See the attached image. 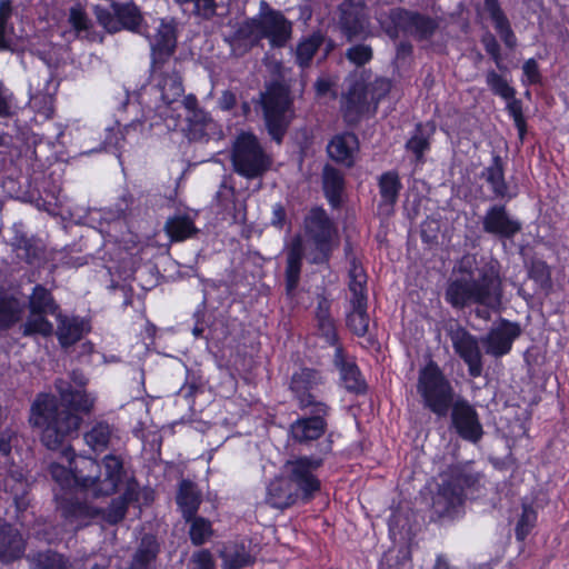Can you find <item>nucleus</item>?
I'll use <instances>...</instances> for the list:
<instances>
[{"instance_id": "obj_10", "label": "nucleus", "mask_w": 569, "mask_h": 569, "mask_svg": "<svg viewBox=\"0 0 569 569\" xmlns=\"http://www.w3.org/2000/svg\"><path fill=\"white\" fill-rule=\"evenodd\" d=\"M379 22L387 36H433L439 26L437 19L402 7L391 8Z\"/></svg>"}, {"instance_id": "obj_6", "label": "nucleus", "mask_w": 569, "mask_h": 569, "mask_svg": "<svg viewBox=\"0 0 569 569\" xmlns=\"http://www.w3.org/2000/svg\"><path fill=\"white\" fill-rule=\"evenodd\" d=\"M417 392L423 408L437 418H446L456 401V391L450 379L432 359L419 369Z\"/></svg>"}, {"instance_id": "obj_30", "label": "nucleus", "mask_w": 569, "mask_h": 569, "mask_svg": "<svg viewBox=\"0 0 569 569\" xmlns=\"http://www.w3.org/2000/svg\"><path fill=\"white\" fill-rule=\"evenodd\" d=\"M266 501L271 507L283 510L300 501V497L286 476V478H274L269 482Z\"/></svg>"}, {"instance_id": "obj_38", "label": "nucleus", "mask_w": 569, "mask_h": 569, "mask_svg": "<svg viewBox=\"0 0 569 569\" xmlns=\"http://www.w3.org/2000/svg\"><path fill=\"white\" fill-rule=\"evenodd\" d=\"M538 511L532 502L522 501L521 512L515 526V538L518 542L525 543L528 536L537 527Z\"/></svg>"}, {"instance_id": "obj_40", "label": "nucleus", "mask_w": 569, "mask_h": 569, "mask_svg": "<svg viewBox=\"0 0 569 569\" xmlns=\"http://www.w3.org/2000/svg\"><path fill=\"white\" fill-rule=\"evenodd\" d=\"M528 277L541 289L552 288L551 267L541 258L532 257L527 263Z\"/></svg>"}, {"instance_id": "obj_22", "label": "nucleus", "mask_w": 569, "mask_h": 569, "mask_svg": "<svg viewBox=\"0 0 569 569\" xmlns=\"http://www.w3.org/2000/svg\"><path fill=\"white\" fill-rule=\"evenodd\" d=\"M359 149V138L351 131L335 134L327 146L329 158L346 168L355 166Z\"/></svg>"}, {"instance_id": "obj_63", "label": "nucleus", "mask_w": 569, "mask_h": 569, "mask_svg": "<svg viewBox=\"0 0 569 569\" xmlns=\"http://www.w3.org/2000/svg\"><path fill=\"white\" fill-rule=\"evenodd\" d=\"M128 507L137 503L140 500V486L136 477H131L127 480L123 492L118 496Z\"/></svg>"}, {"instance_id": "obj_46", "label": "nucleus", "mask_w": 569, "mask_h": 569, "mask_svg": "<svg viewBox=\"0 0 569 569\" xmlns=\"http://www.w3.org/2000/svg\"><path fill=\"white\" fill-rule=\"evenodd\" d=\"M485 9L499 36H515L509 19L501 9L499 0H485Z\"/></svg>"}, {"instance_id": "obj_53", "label": "nucleus", "mask_w": 569, "mask_h": 569, "mask_svg": "<svg viewBox=\"0 0 569 569\" xmlns=\"http://www.w3.org/2000/svg\"><path fill=\"white\" fill-rule=\"evenodd\" d=\"M326 39L327 38H303V41H301L297 47V63L301 68L309 67L319 46H321Z\"/></svg>"}, {"instance_id": "obj_49", "label": "nucleus", "mask_w": 569, "mask_h": 569, "mask_svg": "<svg viewBox=\"0 0 569 569\" xmlns=\"http://www.w3.org/2000/svg\"><path fill=\"white\" fill-rule=\"evenodd\" d=\"M43 49H37L36 54L50 68H58L68 58V48L64 44L44 42Z\"/></svg>"}, {"instance_id": "obj_27", "label": "nucleus", "mask_w": 569, "mask_h": 569, "mask_svg": "<svg viewBox=\"0 0 569 569\" xmlns=\"http://www.w3.org/2000/svg\"><path fill=\"white\" fill-rule=\"evenodd\" d=\"M57 320L58 327L56 335L59 345L64 349L74 346L83 338L84 333L91 330L89 321L79 316L69 317L59 313Z\"/></svg>"}, {"instance_id": "obj_59", "label": "nucleus", "mask_w": 569, "mask_h": 569, "mask_svg": "<svg viewBox=\"0 0 569 569\" xmlns=\"http://www.w3.org/2000/svg\"><path fill=\"white\" fill-rule=\"evenodd\" d=\"M348 289L350 291L351 307H366L368 306V289L367 282L348 281Z\"/></svg>"}, {"instance_id": "obj_58", "label": "nucleus", "mask_w": 569, "mask_h": 569, "mask_svg": "<svg viewBox=\"0 0 569 569\" xmlns=\"http://www.w3.org/2000/svg\"><path fill=\"white\" fill-rule=\"evenodd\" d=\"M486 52L495 62L497 69L501 72L508 71V66L505 62V57L501 53L500 43L498 38H481Z\"/></svg>"}, {"instance_id": "obj_17", "label": "nucleus", "mask_w": 569, "mask_h": 569, "mask_svg": "<svg viewBox=\"0 0 569 569\" xmlns=\"http://www.w3.org/2000/svg\"><path fill=\"white\" fill-rule=\"evenodd\" d=\"M520 335L521 327L518 322L502 318L481 339L485 352L493 358H502L511 351L515 340Z\"/></svg>"}, {"instance_id": "obj_23", "label": "nucleus", "mask_w": 569, "mask_h": 569, "mask_svg": "<svg viewBox=\"0 0 569 569\" xmlns=\"http://www.w3.org/2000/svg\"><path fill=\"white\" fill-rule=\"evenodd\" d=\"M26 551V540L12 523L0 517V562L12 563L20 560Z\"/></svg>"}, {"instance_id": "obj_45", "label": "nucleus", "mask_w": 569, "mask_h": 569, "mask_svg": "<svg viewBox=\"0 0 569 569\" xmlns=\"http://www.w3.org/2000/svg\"><path fill=\"white\" fill-rule=\"evenodd\" d=\"M187 522L190 523L188 535L193 546H202L213 536L212 523L209 519L196 513Z\"/></svg>"}, {"instance_id": "obj_28", "label": "nucleus", "mask_w": 569, "mask_h": 569, "mask_svg": "<svg viewBox=\"0 0 569 569\" xmlns=\"http://www.w3.org/2000/svg\"><path fill=\"white\" fill-rule=\"evenodd\" d=\"M492 192L495 199L510 200L509 184L506 180V162L499 153H492L489 166L485 167L480 173Z\"/></svg>"}, {"instance_id": "obj_41", "label": "nucleus", "mask_w": 569, "mask_h": 569, "mask_svg": "<svg viewBox=\"0 0 569 569\" xmlns=\"http://www.w3.org/2000/svg\"><path fill=\"white\" fill-rule=\"evenodd\" d=\"M69 561L52 549L37 551L30 559L31 569H68Z\"/></svg>"}, {"instance_id": "obj_8", "label": "nucleus", "mask_w": 569, "mask_h": 569, "mask_svg": "<svg viewBox=\"0 0 569 569\" xmlns=\"http://www.w3.org/2000/svg\"><path fill=\"white\" fill-rule=\"evenodd\" d=\"M264 126L268 134L281 143L290 124L287 112L292 106L289 87L281 81H272L260 96Z\"/></svg>"}, {"instance_id": "obj_32", "label": "nucleus", "mask_w": 569, "mask_h": 569, "mask_svg": "<svg viewBox=\"0 0 569 569\" xmlns=\"http://www.w3.org/2000/svg\"><path fill=\"white\" fill-rule=\"evenodd\" d=\"M346 180L339 169L329 164L322 171V191L332 209H340L343 203Z\"/></svg>"}, {"instance_id": "obj_13", "label": "nucleus", "mask_w": 569, "mask_h": 569, "mask_svg": "<svg viewBox=\"0 0 569 569\" xmlns=\"http://www.w3.org/2000/svg\"><path fill=\"white\" fill-rule=\"evenodd\" d=\"M485 79L491 93L506 101V110L509 117L513 120L518 136L520 140H522L527 133V120L523 114L522 100L516 97V89L501 73H498L493 69L486 72Z\"/></svg>"}, {"instance_id": "obj_33", "label": "nucleus", "mask_w": 569, "mask_h": 569, "mask_svg": "<svg viewBox=\"0 0 569 569\" xmlns=\"http://www.w3.org/2000/svg\"><path fill=\"white\" fill-rule=\"evenodd\" d=\"M377 184L380 196L378 208H386L388 211H392L403 188L399 172L397 170L382 172L378 177Z\"/></svg>"}, {"instance_id": "obj_20", "label": "nucleus", "mask_w": 569, "mask_h": 569, "mask_svg": "<svg viewBox=\"0 0 569 569\" xmlns=\"http://www.w3.org/2000/svg\"><path fill=\"white\" fill-rule=\"evenodd\" d=\"M100 467L96 498L110 497L118 491L127 476L124 462L120 456L108 453L102 458Z\"/></svg>"}, {"instance_id": "obj_42", "label": "nucleus", "mask_w": 569, "mask_h": 569, "mask_svg": "<svg viewBox=\"0 0 569 569\" xmlns=\"http://www.w3.org/2000/svg\"><path fill=\"white\" fill-rule=\"evenodd\" d=\"M257 557L252 555L249 547L243 542L234 545L233 549L224 556V569H243L256 563Z\"/></svg>"}, {"instance_id": "obj_12", "label": "nucleus", "mask_w": 569, "mask_h": 569, "mask_svg": "<svg viewBox=\"0 0 569 569\" xmlns=\"http://www.w3.org/2000/svg\"><path fill=\"white\" fill-rule=\"evenodd\" d=\"M233 36H292V22L280 10L261 0L258 14L247 18Z\"/></svg>"}, {"instance_id": "obj_35", "label": "nucleus", "mask_w": 569, "mask_h": 569, "mask_svg": "<svg viewBox=\"0 0 569 569\" xmlns=\"http://www.w3.org/2000/svg\"><path fill=\"white\" fill-rule=\"evenodd\" d=\"M466 499L467 493H478L482 488L483 476L466 467H453L447 476Z\"/></svg>"}, {"instance_id": "obj_61", "label": "nucleus", "mask_w": 569, "mask_h": 569, "mask_svg": "<svg viewBox=\"0 0 569 569\" xmlns=\"http://www.w3.org/2000/svg\"><path fill=\"white\" fill-rule=\"evenodd\" d=\"M522 83L528 86L540 84L542 81V76L539 70L538 62L535 58H530L525 61L522 66Z\"/></svg>"}, {"instance_id": "obj_47", "label": "nucleus", "mask_w": 569, "mask_h": 569, "mask_svg": "<svg viewBox=\"0 0 569 569\" xmlns=\"http://www.w3.org/2000/svg\"><path fill=\"white\" fill-rule=\"evenodd\" d=\"M20 318L19 302L13 296H0V330L10 329Z\"/></svg>"}, {"instance_id": "obj_16", "label": "nucleus", "mask_w": 569, "mask_h": 569, "mask_svg": "<svg viewBox=\"0 0 569 569\" xmlns=\"http://www.w3.org/2000/svg\"><path fill=\"white\" fill-rule=\"evenodd\" d=\"M449 337L455 352L466 363L469 376L480 377L483 371V361L477 337L461 326L451 330Z\"/></svg>"}, {"instance_id": "obj_52", "label": "nucleus", "mask_w": 569, "mask_h": 569, "mask_svg": "<svg viewBox=\"0 0 569 569\" xmlns=\"http://www.w3.org/2000/svg\"><path fill=\"white\" fill-rule=\"evenodd\" d=\"M318 336L328 347L335 348L338 350L339 348H345L337 327V321L335 318L329 320H322L316 322Z\"/></svg>"}, {"instance_id": "obj_29", "label": "nucleus", "mask_w": 569, "mask_h": 569, "mask_svg": "<svg viewBox=\"0 0 569 569\" xmlns=\"http://www.w3.org/2000/svg\"><path fill=\"white\" fill-rule=\"evenodd\" d=\"M339 26L343 36H360L368 22L366 6L353 1H343L339 6Z\"/></svg>"}, {"instance_id": "obj_3", "label": "nucleus", "mask_w": 569, "mask_h": 569, "mask_svg": "<svg viewBox=\"0 0 569 569\" xmlns=\"http://www.w3.org/2000/svg\"><path fill=\"white\" fill-rule=\"evenodd\" d=\"M323 383L321 372L315 368L302 367L290 378L289 390L297 407L305 412L289 426V438L293 445L310 447L313 441L321 440L328 430L330 406L318 400L315 390Z\"/></svg>"}, {"instance_id": "obj_44", "label": "nucleus", "mask_w": 569, "mask_h": 569, "mask_svg": "<svg viewBox=\"0 0 569 569\" xmlns=\"http://www.w3.org/2000/svg\"><path fill=\"white\" fill-rule=\"evenodd\" d=\"M160 552V545L154 536H144L132 557L133 563L152 567Z\"/></svg>"}, {"instance_id": "obj_21", "label": "nucleus", "mask_w": 569, "mask_h": 569, "mask_svg": "<svg viewBox=\"0 0 569 569\" xmlns=\"http://www.w3.org/2000/svg\"><path fill=\"white\" fill-rule=\"evenodd\" d=\"M332 362L339 370L340 379L343 381L348 392L358 396L368 392V383L357 362L355 360H348L346 348L335 350Z\"/></svg>"}, {"instance_id": "obj_43", "label": "nucleus", "mask_w": 569, "mask_h": 569, "mask_svg": "<svg viewBox=\"0 0 569 569\" xmlns=\"http://www.w3.org/2000/svg\"><path fill=\"white\" fill-rule=\"evenodd\" d=\"M204 392V381L199 371L186 370V379L179 389V395L187 401L190 408L194 406L196 397Z\"/></svg>"}, {"instance_id": "obj_56", "label": "nucleus", "mask_w": 569, "mask_h": 569, "mask_svg": "<svg viewBox=\"0 0 569 569\" xmlns=\"http://www.w3.org/2000/svg\"><path fill=\"white\" fill-rule=\"evenodd\" d=\"M17 249L23 251V258L29 264L39 262L43 257V249L33 238L27 236L17 238Z\"/></svg>"}, {"instance_id": "obj_18", "label": "nucleus", "mask_w": 569, "mask_h": 569, "mask_svg": "<svg viewBox=\"0 0 569 569\" xmlns=\"http://www.w3.org/2000/svg\"><path fill=\"white\" fill-rule=\"evenodd\" d=\"M482 230L499 239L511 240L522 230V223L509 214L506 204L496 203L486 210Z\"/></svg>"}, {"instance_id": "obj_60", "label": "nucleus", "mask_w": 569, "mask_h": 569, "mask_svg": "<svg viewBox=\"0 0 569 569\" xmlns=\"http://www.w3.org/2000/svg\"><path fill=\"white\" fill-rule=\"evenodd\" d=\"M181 4L192 3L193 13L203 19H210L216 14V0H177Z\"/></svg>"}, {"instance_id": "obj_34", "label": "nucleus", "mask_w": 569, "mask_h": 569, "mask_svg": "<svg viewBox=\"0 0 569 569\" xmlns=\"http://www.w3.org/2000/svg\"><path fill=\"white\" fill-rule=\"evenodd\" d=\"M163 230L171 242H183L197 236L199 232L193 220L188 214H174L169 217Z\"/></svg>"}, {"instance_id": "obj_4", "label": "nucleus", "mask_w": 569, "mask_h": 569, "mask_svg": "<svg viewBox=\"0 0 569 569\" xmlns=\"http://www.w3.org/2000/svg\"><path fill=\"white\" fill-rule=\"evenodd\" d=\"M458 272L445 291V299L453 309L462 310L473 305L496 309L501 305L502 281L493 266L473 269L470 261H461Z\"/></svg>"}, {"instance_id": "obj_31", "label": "nucleus", "mask_w": 569, "mask_h": 569, "mask_svg": "<svg viewBox=\"0 0 569 569\" xmlns=\"http://www.w3.org/2000/svg\"><path fill=\"white\" fill-rule=\"evenodd\" d=\"M201 502L202 496L198 486L190 479H182L179 482L176 503L184 521H189L198 513Z\"/></svg>"}, {"instance_id": "obj_25", "label": "nucleus", "mask_w": 569, "mask_h": 569, "mask_svg": "<svg viewBox=\"0 0 569 569\" xmlns=\"http://www.w3.org/2000/svg\"><path fill=\"white\" fill-rule=\"evenodd\" d=\"M465 500L462 493L451 480L446 477L439 485L436 495L432 497V508L439 518L452 517L456 515L458 508L463 506Z\"/></svg>"}, {"instance_id": "obj_48", "label": "nucleus", "mask_w": 569, "mask_h": 569, "mask_svg": "<svg viewBox=\"0 0 569 569\" xmlns=\"http://www.w3.org/2000/svg\"><path fill=\"white\" fill-rule=\"evenodd\" d=\"M184 93L182 78L179 73L166 74L161 81V99L167 106H171Z\"/></svg>"}, {"instance_id": "obj_37", "label": "nucleus", "mask_w": 569, "mask_h": 569, "mask_svg": "<svg viewBox=\"0 0 569 569\" xmlns=\"http://www.w3.org/2000/svg\"><path fill=\"white\" fill-rule=\"evenodd\" d=\"M157 41L151 43V63L152 73L161 71L164 64L172 58L177 49L178 38H156Z\"/></svg>"}, {"instance_id": "obj_62", "label": "nucleus", "mask_w": 569, "mask_h": 569, "mask_svg": "<svg viewBox=\"0 0 569 569\" xmlns=\"http://www.w3.org/2000/svg\"><path fill=\"white\" fill-rule=\"evenodd\" d=\"M124 134L116 128H108L103 138V148L106 150H112L113 152H120L123 148Z\"/></svg>"}, {"instance_id": "obj_55", "label": "nucleus", "mask_w": 569, "mask_h": 569, "mask_svg": "<svg viewBox=\"0 0 569 569\" xmlns=\"http://www.w3.org/2000/svg\"><path fill=\"white\" fill-rule=\"evenodd\" d=\"M54 94L49 92L39 91L32 94L30 98V104L33 110L38 114L43 116L46 119L52 118L54 113Z\"/></svg>"}, {"instance_id": "obj_14", "label": "nucleus", "mask_w": 569, "mask_h": 569, "mask_svg": "<svg viewBox=\"0 0 569 569\" xmlns=\"http://www.w3.org/2000/svg\"><path fill=\"white\" fill-rule=\"evenodd\" d=\"M450 427L459 438L478 443L483 437V427L477 409L465 398L458 397L449 410Z\"/></svg>"}, {"instance_id": "obj_39", "label": "nucleus", "mask_w": 569, "mask_h": 569, "mask_svg": "<svg viewBox=\"0 0 569 569\" xmlns=\"http://www.w3.org/2000/svg\"><path fill=\"white\" fill-rule=\"evenodd\" d=\"M112 431V426L107 421H97L84 432L83 439L93 451L102 452L109 447Z\"/></svg>"}, {"instance_id": "obj_15", "label": "nucleus", "mask_w": 569, "mask_h": 569, "mask_svg": "<svg viewBox=\"0 0 569 569\" xmlns=\"http://www.w3.org/2000/svg\"><path fill=\"white\" fill-rule=\"evenodd\" d=\"M54 500L61 518L70 525H76L78 529L89 526L102 511L101 508L81 500L72 491L56 495Z\"/></svg>"}, {"instance_id": "obj_1", "label": "nucleus", "mask_w": 569, "mask_h": 569, "mask_svg": "<svg viewBox=\"0 0 569 569\" xmlns=\"http://www.w3.org/2000/svg\"><path fill=\"white\" fill-rule=\"evenodd\" d=\"M54 387L60 402L52 393L39 392L29 417L30 425L40 430L41 443L49 450L61 449L68 438L77 436L82 415H89L94 406L83 388L77 389L63 379H58Z\"/></svg>"}, {"instance_id": "obj_19", "label": "nucleus", "mask_w": 569, "mask_h": 569, "mask_svg": "<svg viewBox=\"0 0 569 569\" xmlns=\"http://www.w3.org/2000/svg\"><path fill=\"white\" fill-rule=\"evenodd\" d=\"M63 456L72 466L76 490L90 491L96 498L100 463L91 457L77 456L71 446L63 449Z\"/></svg>"}, {"instance_id": "obj_54", "label": "nucleus", "mask_w": 569, "mask_h": 569, "mask_svg": "<svg viewBox=\"0 0 569 569\" xmlns=\"http://www.w3.org/2000/svg\"><path fill=\"white\" fill-rule=\"evenodd\" d=\"M49 473L51 478L61 487L66 492L76 490V482L73 477V469L71 463L64 467L58 462H52L49 466Z\"/></svg>"}, {"instance_id": "obj_36", "label": "nucleus", "mask_w": 569, "mask_h": 569, "mask_svg": "<svg viewBox=\"0 0 569 569\" xmlns=\"http://www.w3.org/2000/svg\"><path fill=\"white\" fill-rule=\"evenodd\" d=\"M30 315L54 316L59 310L51 291L42 284H36L29 300Z\"/></svg>"}, {"instance_id": "obj_50", "label": "nucleus", "mask_w": 569, "mask_h": 569, "mask_svg": "<svg viewBox=\"0 0 569 569\" xmlns=\"http://www.w3.org/2000/svg\"><path fill=\"white\" fill-rule=\"evenodd\" d=\"M369 321L368 306L361 308L352 307V310L348 312L346 317L347 327L359 338H362L368 333Z\"/></svg>"}, {"instance_id": "obj_24", "label": "nucleus", "mask_w": 569, "mask_h": 569, "mask_svg": "<svg viewBox=\"0 0 569 569\" xmlns=\"http://www.w3.org/2000/svg\"><path fill=\"white\" fill-rule=\"evenodd\" d=\"M437 131L435 121L417 122L405 143L407 152L412 153L416 164L426 162V153L431 150L432 139Z\"/></svg>"}, {"instance_id": "obj_51", "label": "nucleus", "mask_w": 569, "mask_h": 569, "mask_svg": "<svg viewBox=\"0 0 569 569\" xmlns=\"http://www.w3.org/2000/svg\"><path fill=\"white\" fill-rule=\"evenodd\" d=\"M28 318L22 328V335L24 337H31L40 335L42 337H50L54 329L50 320L46 318L47 315H31Z\"/></svg>"}, {"instance_id": "obj_26", "label": "nucleus", "mask_w": 569, "mask_h": 569, "mask_svg": "<svg viewBox=\"0 0 569 569\" xmlns=\"http://www.w3.org/2000/svg\"><path fill=\"white\" fill-rule=\"evenodd\" d=\"M303 257L302 241L300 238H295L287 252L284 269V290L290 298L295 297L300 282Z\"/></svg>"}, {"instance_id": "obj_11", "label": "nucleus", "mask_w": 569, "mask_h": 569, "mask_svg": "<svg viewBox=\"0 0 569 569\" xmlns=\"http://www.w3.org/2000/svg\"><path fill=\"white\" fill-rule=\"evenodd\" d=\"M111 9L97 4L93 13L98 23L109 33L122 30L140 33L144 18L140 8L133 2H111Z\"/></svg>"}, {"instance_id": "obj_5", "label": "nucleus", "mask_w": 569, "mask_h": 569, "mask_svg": "<svg viewBox=\"0 0 569 569\" xmlns=\"http://www.w3.org/2000/svg\"><path fill=\"white\" fill-rule=\"evenodd\" d=\"M332 443L330 438L313 441L310 447H303L305 449L315 448L311 455H300L289 459L284 465L288 480L291 481L303 503L312 501L321 490V480L316 472L323 467L332 452Z\"/></svg>"}, {"instance_id": "obj_64", "label": "nucleus", "mask_w": 569, "mask_h": 569, "mask_svg": "<svg viewBox=\"0 0 569 569\" xmlns=\"http://www.w3.org/2000/svg\"><path fill=\"white\" fill-rule=\"evenodd\" d=\"M136 201L134 196L129 190H124L116 202V209L122 217H131L137 208Z\"/></svg>"}, {"instance_id": "obj_2", "label": "nucleus", "mask_w": 569, "mask_h": 569, "mask_svg": "<svg viewBox=\"0 0 569 569\" xmlns=\"http://www.w3.org/2000/svg\"><path fill=\"white\" fill-rule=\"evenodd\" d=\"M345 56L357 69L346 77V88L339 100L340 113L347 126L357 127L361 121L377 114L380 103L390 94L393 81L365 68L373 58L369 44H353L347 49Z\"/></svg>"}, {"instance_id": "obj_9", "label": "nucleus", "mask_w": 569, "mask_h": 569, "mask_svg": "<svg viewBox=\"0 0 569 569\" xmlns=\"http://www.w3.org/2000/svg\"><path fill=\"white\" fill-rule=\"evenodd\" d=\"M231 161L234 171L246 179L261 177L271 166V159L252 132H241L237 137L232 147Z\"/></svg>"}, {"instance_id": "obj_57", "label": "nucleus", "mask_w": 569, "mask_h": 569, "mask_svg": "<svg viewBox=\"0 0 569 569\" xmlns=\"http://www.w3.org/2000/svg\"><path fill=\"white\" fill-rule=\"evenodd\" d=\"M100 516L109 525L120 523L127 516L129 507L121 501L118 497L112 498L106 509H101Z\"/></svg>"}, {"instance_id": "obj_7", "label": "nucleus", "mask_w": 569, "mask_h": 569, "mask_svg": "<svg viewBox=\"0 0 569 569\" xmlns=\"http://www.w3.org/2000/svg\"><path fill=\"white\" fill-rule=\"evenodd\" d=\"M305 234L312 244L310 262L329 264L337 240L338 229L321 206L312 207L303 219Z\"/></svg>"}]
</instances>
